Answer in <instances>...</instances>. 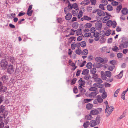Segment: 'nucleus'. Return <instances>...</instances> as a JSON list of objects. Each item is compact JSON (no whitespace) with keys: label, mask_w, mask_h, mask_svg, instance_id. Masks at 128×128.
I'll list each match as a JSON object with an SVG mask.
<instances>
[{"label":"nucleus","mask_w":128,"mask_h":128,"mask_svg":"<svg viewBox=\"0 0 128 128\" xmlns=\"http://www.w3.org/2000/svg\"><path fill=\"white\" fill-rule=\"evenodd\" d=\"M8 63L5 59H2L0 62V66L1 68L5 70L7 68Z\"/></svg>","instance_id":"nucleus-1"},{"label":"nucleus","mask_w":128,"mask_h":128,"mask_svg":"<svg viewBox=\"0 0 128 128\" xmlns=\"http://www.w3.org/2000/svg\"><path fill=\"white\" fill-rule=\"evenodd\" d=\"M103 102L102 98L100 95H99L96 96V99L94 100L93 102L95 104H98L102 103Z\"/></svg>","instance_id":"nucleus-2"},{"label":"nucleus","mask_w":128,"mask_h":128,"mask_svg":"<svg viewBox=\"0 0 128 128\" xmlns=\"http://www.w3.org/2000/svg\"><path fill=\"white\" fill-rule=\"evenodd\" d=\"M102 26V22L100 20L96 22L95 24V27L97 30H100Z\"/></svg>","instance_id":"nucleus-3"},{"label":"nucleus","mask_w":128,"mask_h":128,"mask_svg":"<svg viewBox=\"0 0 128 128\" xmlns=\"http://www.w3.org/2000/svg\"><path fill=\"white\" fill-rule=\"evenodd\" d=\"M14 71V68L13 66L12 65H9L8 68L7 72L8 73L10 74H12Z\"/></svg>","instance_id":"nucleus-4"},{"label":"nucleus","mask_w":128,"mask_h":128,"mask_svg":"<svg viewBox=\"0 0 128 128\" xmlns=\"http://www.w3.org/2000/svg\"><path fill=\"white\" fill-rule=\"evenodd\" d=\"M128 47V42L125 41L120 44L119 48L120 49H122L123 48H126Z\"/></svg>","instance_id":"nucleus-5"},{"label":"nucleus","mask_w":128,"mask_h":128,"mask_svg":"<svg viewBox=\"0 0 128 128\" xmlns=\"http://www.w3.org/2000/svg\"><path fill=\"white\" fill-rule=\"evenodd\" d=\"M95 60L96 62L99 63H101L102 64L105 63L104 59L100 57H96L95 58Z\"/></svg>","instance_id":"nucleus-6"},{"label":"nucleus","mask_w":128,"mask_h":128,"mask_svg":"<svg viewBox=\"0 0 128 128\" xmlns=\"http://www.w3.org/2000/svg\"><path fill=\"white\" fill-rule=\"evenodd\" d=\"M98 93V91H96L92 92L88 95V96L90 98H94Z\"/></svg>","instance_id":"nucleus-7"},{"label":"nucleus","mask_w":128,"mask_h":128,"mask_svg":"<svg viewBox=\"0 0 128 128\" xmlns=\"http://www.w3.org/2000/svg\"><path fill=\"white\" fill-rule=\"evenodd\" d=\"M91 18L88 16H84L83 17L81 18V20L82 21L84 20H86L87 21H90L91 20Z\"/></svg>","instance_id":"nucleus-8"},{"label":"nucleus","mask_w":128,"mask_h":128,"mask_svg":"<svg viewBox=\"0 0 128 128\" xmlns=\"http://www.w3.org/2000/svg\"><path fill=\"white\" fill-rule=\"evenodd\" d=\"M99 16H105V13L103 11L100 10H98L97 11V14Z\"/></svg>","instance_id":"nucleus-9"},{"label":"nucleus","mask_w":128,"mask_h":128,"mask_svg":"<svg viewBox=\"0 0 128 128\" xmlns=\"http://www.w3.org/2000/svg\"><path fill=\"white\" fill-rule=\"evenodd\" d=\"M98 113V112L97 110L94 109L91 111L90 113L91 114L95 115H97Z\"/></svg>","instance_id":"nucleus-10"},{"label":"nucleus","mask_w":128,"mask_h":128,"mask_svg":"<svg viewBox=\"0 0 128 128\" xmlns=\"http://www.w3.org/2000/svg\"><path fill=\"white\" fill-rule=\"evenodd\" d=\"M90 3V2L89 0H86L83 1L80 3L81 5L86 6L89 4Z\"/></svg>","instance_id":"nucleus-11"},{"label":"nucleus","mask_w":128,"mask_h":128,"mask_svg":"<svg viewBox=\"0 0 128 128\" xmlns=\"http://www.w3.org/2000/svg\"><path fill=\"white\" fill-rule=\"evenodd\" d=\"M8 79V76L6 75L3 76L1 78V80H2L4 83H6L7 82Z\"/></svg>","instance_id":"nucleus-12"},{"label":"nucleus","mask_w":128,"mask_h":128,"mask_svg":"<svg viewBox=\"0 0 128 128\" xmlns=\"http://www.w3.org/2000/svg\"><path fill=\"white\" fill-rule=\"evenodd\" d=\"M101 74V77L102 79L103 80H106V76L105 73L103 71H101L100 72Z\"/></svg>","instance_id":"nucleus-13"},{"label":"nucleus","mask_w":128,"mask_h":128,"mask_svg":"<svg viewBox=\"0 0 128 128\" xmlns=\"http://www.w3.org/2000/svg\"><path fill=\"white\" fill-rule=\"evenodd\" d=\"M90 126L92 127L96 126L97 124L96 121L94 120H92L90 121Z\"/></svg>","instance_id":"nucleus-14"},{"label":"nucleus","mask_w":128,"mask_h":128,"mask_svg":"<svg viewBox=\"0 0 128 128\" xmlns=\"http://www.w3.org/2000/svg\"><path fill=\"white\" fill-rule=\"evenodd\" d=\"M102 64L96 62L94 64V66L96 68H99L102 66Z\"/></svg>","instance_id":"nucleus-15"},{"label":"nucleus","mask_w":128,"mask_h":128,"mask_svg":"<svg viewBox=\"0 0 128 128\" xmlns=\"http://www.w3.org/2000/svg\"><path fill=\"white\" fill-rule=\"evenodd\" d=\"M72 17V15L70 13L66 14L65 16L66 20H70Z\"/></svg>","instance_id":"nucleus-16"},{"label":"nucleus","mask_w":128,"mask_h":128,"mask_svg":"<svg viewBox=\"0 0 128 128\" xmlns=\"http://www.w3.org/2000/svg\"><path fill=\"white\" fill-rule=\"evenodd\" d=\"M67 32H68V31H70V34L72 35H74V32H75V30H74V29H70V28H68L66 29V30Z\"/></svg>","instance_id":"nucleus-17"},{"label":"nucleus","mask_w":128,"mask_h":128,"mask_svg":"<svg viewBox=\"0 0 128 128\" xmlns=\"http://www.w3.org/2000/svg\"><path fill=\"white\" fill-rule=\"evenodd\" d=\"M122 13L123 14L126 15L128 13V10L126 8H123L121 10Z\"/></svg>","instance_id":"nucleus-18"},{"label":"nucleus","mask_w":128,"mask_h":128,"mask_svg":"<svg viewBox=\"0 0 128 128\" xmlns=\"http://www.w3.org/2000/svg\"><path fill=\"white\" fill-rule=\"evenodd\" d=\"M76 34L77 36L81 35L82 34V30L81 28L78 29L76 30H75Z\"/></svg>","instance_id":"nucleus-19"},{"label":"nucleus","mask_w":128,"mask_h":128,"mask_svg":"<svg viewBox=\"0 0 128 128\" xmlns=\"http://www.w3.org/2000/svg\"><path fill=\"white\" fill-rule=\"evenodd\" d=\"M89 71L88 70L84 69L83 70L82 74L86 75L88 74Z\"/></svg>","instance_id":"nucleus-20"},{"label":"nucleus","mask_w":128,"mask_h":128,"mask_svg":"<svg viewBox=\"0 0 128 128\" xmlns=\"http://www.w3.org/2000/svg\"><path fill=\"white\" fill-rule=\"evenodd\" d=\"M106 76L108 78H110L112 76L111 72L109 71H106L104 72Z\"/></svg>","instance_id":"nucleus-21"},{"label":"nucleus","mask_w":128,"mask_h":128,"mask_svg":"<svg viewBox=\"0 0 128 128\" xmlns=\"http://www.w3.org/2000/svg\"><path fill=\"white\" fill-rule=\"evenodd\" d=\"M110 18L109 16H106L104 17L103 20L102 22L104 23H106L108 21V20L110 19Z\"/></svg>","instance_id":"nucleus-22"},{"label":"nucleus","mask_w":128,"mask_h":128,"mask_svg":"<svg viewBox=\"0 0 128 128\" xmlns=\"http://www.w3.org/2000/svg\"><path fill=\"white\" fill-rule=\"evenodd\" d=\"M95 120L98 124H99L100 121V116H98L96 118Z\"/></svg>","instance_id":"nucleus-23"},{"label":"nucleus","mask_w":128,"mask_h":128,"mask_svg":"<svg viewBox=\"0 0 128 128\" xmlns=\"http://www.w3.org/2000/svg\"><path fill=\"white\" fill-rule=\"evenodd\" d=\"M93 107V104L90 103L87 104L86 105V108L88 110H90Z\"/></svg>","instance_id":"nucleus-24"},{"label":"nucleus","mask_w":128,"mask_h":128,"mask_svg":"<svg viewBox=\"0 0 128 128\" xmlns=\"http://www.w3.org/2000/svg\"><path fill=\"white\" fill-rule=\"evenodd\" d=\"M90 125V122L88 121H86L83 124V126L84 128H87Z\"/></svg>","instance_id":"nucleus-25"},{"label":"nucleus","mask_w":128,"mask_h":128,"mask_svg":"<svg viewBox=\"0 0 128 128\" xmlns=\"http://www.w3.org/2000/svg\"><path fill=\"white\" fill-rule=\"evenodd\" d=\"M101 34H100V36H102V37L100 39V42L101 43H102L104 42H105L106 40L104 38V35H102V36H101Z\"/></svg>","instance_id":"nucleus-26"},{"label":"nucleus","mask_w":128,"mask_h":128,"mask_svg":"<svg viewBox=\"0 0 128 128\" xmlns=\"http://www.w3.org/2000/svg\"><path fill=\"white\" fill-rule=\"evenodd\" d=\"M4 124L3 122H1L0 123V128H9L8 126H6L4 127Z\"/></svg>","instance_id":"nucleus-27"},{"label":"nucleus","mask_w":128,"mask_h":128,"mask_svg":"<svg viewBox=\"0 0 128 128\" xmlns=\"http://www.w3.org/2000/svg\"><path fill=\"white\" fill-rule=\"evenodd\" d=\"M5 107L2 105L0 106V111L1 113L2 112L3 113L4 112L5 110Z\"/></svg>","instance_id":"nucleus-28"},{"label":"nucleus","mask_w":128,"mask_h":128,"mask_svg":"<svg viewBox=\"0 0 128 128\" xmlns=\"http://www.w3.org/2000/svg\"><path fill=\"white\" fill-rule=\"evenodd\" d=\"M93 86L96 87L100 88L102 87V85L100 83H95L94 84Z\"/></svg>","instance_id":"nucleus-29"},{"label":"nucleus","mask_w":128,"mask_h":128,"mask_svg":"<svg viewBox=\"0 0 128 128\" xmlns=\"http://www.w3.org/2000/svg\"><path fill=\"white\" fill-rule=\"evenodd\" d=\"M92 63L91 62H90L87 63L86 66L87 68L89 69L92 67Z\"/></svg>","instance_id":"nucleus-30"},{"label":"nucleus","mask_w":128,"mask_h":128,"mask_svg":"<svg viewBox=\"0 0 128 128\" xmlns=\"http://www.w3.org/2000/svg\"><path fill=\"white\" fill-rule=\"evenodd\" d=\"M78 10L76 9L72 10V13L73 14L74 16H76L77 15L78 12Z\"/></svg>","instance_id":"nucleus-31"},{"label":"nucleus","mask_w":128,"mask_h":128,"mask_svg":"<svg viewBox=\"0 0 128 128\" xmlns=\"http://www.w3.org/2000/svg\"><path fill=\"white\" fill-rule=\"evenodd\" d=\"M75 52L77 54L80 55L82 54V51L80 49L78 48L76 50Z\"/></svg>","instance_id":"nucleus-32"},{"label":"nucleus","mask_w":128,"mask_h":128,"mask_svg":"<svg viewBox=\"0 0 128 128\" xmlns=\"http://www.w3.org/2000/svg\"><path fill=\"white\" fill-rule=\"evenodd\" d=\"M72 5L73 8L75 9L79 10V8L77 4L76 3H74Z\"/></svg>","instance_id":"nucleus-33"},{"label":"nucleus","mask_w":128,"mask_h":128,"mask_svg":"<svg viewBox=\"0 0 128 128\" xmlns=\"http://www.w3.org/2000/svg\"><path fill=\"white\" fill-rule=\"evenodd\" d=\"M107 9L109 11H111L113 10V7L110 5H108L107 6Z\"/></svg>","instance_id":"nucleus-34"},{"label":"nucleus","mask_w":128,"mask_h":128,"mask_svg":"<svg viewBox=\"0 0 128 128\" xmlns=\"http://www.w3.org/2000/svg\"><path fill=\"white\" fill-rule=\"evenodd\" d=\"M122 6L121 5H119L116 8V10L117 12L118 13L122 8Z\"/></svg>","instance_id":"nucleus-35"},{"label":"nucleus","mask_w":128,"mask_h":128,"mask_svg":"<svg viewBox=\"0 0 128 128\" xmlns=\"http://www.w3.org/2000/svg\"><path fill=\"white\" fill-rule=\"evenodd\" d=\"M78 26V24L77 22H75L73 23L72 24V27L75 29L77 28Z\"/></svg>","instance_id":"nucleus-36"},{"label":"nucleus","mask_w":128,"mask_h":128,"mask_svg":"<svg viewBox=\"0 0 128 128\" xmlns=\"http://www.w3.org/2000/svg\"><path fill=\"white\" fill-rule=\"evenodd\" d=\"M96 70L95 68H92L90 70V72L92 74H94L96 73Z\"/></svg>","instance_id":"nucleus-37"},{"label":"nucleus","mask_w":128,"mask_h":128,"mask_svg":"<svg viewBox=\"0 0 128 128\" xmlns=\"http://www.w3.org/2000/svg\"><path fill=\"white\" fill-rule=\"evenodd\" d=\"M80 43L81 46L83 48L85 47L86 45V42L84 41Z\"/></svg>","instance_id":"nucleus-38"},{"label":"nucleus","mask_w":128,"mask_h":128,"mask_svg":"<svg viewBox=\"0 0 128 128\" xmlns=\"http://www.w3.org/2000/svg\"><path fill=\"white\" fill-rule=\"evenodd\" d=\"M92 24L90 23H87L84 25V27L86 28H88L91 27Z\"/></svg>","instance_id":"nucleus-39"},{"label":"nucleus","mask_w":128,"mask_h":128,"mask_svg":"<svg viewBox=\"0 0 128 128\" xmlns=\"http://www.w3.org/2000/svg\"><path fill=\"white\" fill-rule=\"evenodd\" d=\"M2 113L3 114V116L5 119L6 118V116H7L8 114V112L7 111L5 110Z\"/></svg>","instance_id":"nucleus-40"},{"label":"nucleus","mask_w":128,"mask_h":128,"mask_svg":"<svg viewBox=\"0 0 128 128\" xmlns=\"http://www.w3.org/2000/svg\"><path fill=\"white\" fill-rule=\"evenodd\" d=\"M98 88H96L94 87H92L90 88L89 90L91 91H98L97 90Z\"/></svg>","instance_id":"nucleus-41"},{"label":"nucleus","mask_w":128,"mask_h":128,"mask_svg":"<svg viewBox=\"0 0 128 128\" xmlns=\"http://www.w3.org/2000/svg\"><path fill=\"white\" fill-rule=\"evenodd\" d=\"M82 53L83 55H87L88 53V51L87 49H84Z\"/></svg>","instance_id":"nucleus-42"},{"label":"nucleus","mask_w":128,"mask_h":128,"mask_svg":"<svg viewBox=\"0 0 128 128\" xmlns=\"http://www.w3.org/2000/svg\"><path fill=\"white\" fill-rule=\"evenodd\" d=\"M82 10H80L78 14V19L82 17Z\"/></svg>","instance_id":"nucleus-43"},{"label":"nucleus","mask_w":128,"mask_h":128,"mask_svg":"<svg viewBox=\"0 0 128 128\" xmlns=\"http://www.w3.org/2000/svg\"><path fill=\"white\" fill-rule=\"evenodd\" d=\"M33 12L32 10H27V14L29 16H31L32 15V14Z\"/></svg>","instance_id":"nucleus-44"},{"label":"nucleus","mask_w":128,"mask_h":128,"mask_svg":"<svg viewBox=\"0 0 128 128\" xmlns=\"http://www.w3.org/2000/svg\"><path fill=\"white\" fill-rule=\"evenodd\" d=\"M86 118L88 120H90L92 119V117L90 115H86L85 116Z\"/></svg>","instance_id":"nucleus-45"},{"label":"nucleus","mask_w":128,"mask_h":128,"mask_svg":"<svg viewBox=\"0 0 128 128\" xmlns=\"http://www.w3.org/2000/svg\"><path fill=\"white\" fill-rule=\"evenodd\" d=\"M111 33V30H106V32L105 35L106 36H108Z\"/></svg>","instance_id":"nucleus-46"},{"label":"nucleus","mask_w":128,"mask_h":128,"mask_svg":"<svg viewBox=\"0 0 128 128\" xmlns=\"http://www.w3.org/2000/svg\"><path fill=\"white\" fill-rule=\"evenodd\" d=\"M83 37H84V36L83 35H82L81 36H78L77 38V40L78 41H81L82 38Z\"/></svg>","instance_id":"nucleus-47"},{"label":"nucleus","mask_w":128,"mask_h":128,"mask_svg":"<svg viewBox=\"0 0 128 128\" xmlns=\"http://www.w3.org/2000/svg\"><path fill=\"white\" fill-rule=\"evenodd\" d=\"M108 112L111 113L114 110L113 107V106H110L109 107V108H108Z\"/></svg>","instance_id":"nucleus-48"},{"label":"nucleus","mask_w":128,"mask_h":128,"mask_svg":"<svg viewBox=\"0 0 128 128\" xmlns=\"http://www.w3.org/2000/svg\"><path fill=\"white\" fill-rule=\"evenodd\" d=\"M76 46V44L75 42H72L71 45V48L72 50L75 49Z\"/></svg>","instance_id":"nucleus-49"},{"label":"nucleus","mask_w":128,"mask_h":128,"mask_svg":"<svg viewBox=\"0 0 128 128\" xmlns=\"http://www.w3.org/2000/svg\"><path fill=\"white\" fill-rule=\"evenodd\" d=\"M120 89H117L115 92L114 96V97H116L118 96V94L119 92Z\"/></svg>","instance_id":"nucleus-50"},{"label":"nucleus","mask_w":128,"mask_h":128,"mask_svg":"<svg viewBox=\"0 0 128 128\" xmlns=\"http://www.w3.org/2000/svg\"><path fill=\"white\" fill-rule=\"evenodd\" d=\"M93 99H89L88 98L86 99L85 98L84 100V101L85 103H87L89 102H90Z\"/></svg>","instance_id":"nucleus-51"},{"label":"nucleus","mask_w":128,"mask_h":128,"mask_svg":"<svg viewBox=\"0 0 128 128\" xmlns=\"http://www.w3.org/2000/svg\"><path fill=\"white\" fill-rule=\"evenodd\" d=\"M107 96V94L106 92H104L102 95V98H106Z\"/></svg>","instance_id":"nucleus-52"},{"label":"nucleus","mask_w":128,"mask_h":128,"mask_svg":"<svg viewBox=\"0 0 128 128\" xmlns=\"http://www.w3.org/2000/svg\"><path fill=\"white\" fill-rule=\"evenodd\" d=\"M112 22L111 20L108 21L106 23L107 25L108 26H110L112 25Z\"/></svg>","instance_id":"nucleus-53"},{"label":"nucleus","mask_w":128,"mask_h":128,"mask_svg":"<svg viewBox=\"0 0 128 128\" xmlns=\"http://www.w3.org/2000/svg\"><path fill=\"white\" fill-rule=\"evenodd\" d=\"M90 78V76L89 74L86 75L84 77V78L86 80H88Z\"/></svg>","instance_id":"nucleus-54"},{"label":"nucleus","mask_w":128,"mask_h":128,"mask_svg":"<svg viewBox=\"0 0 128 128\" xmlns=\"http://www.w3.org/2000/svg\"><path fill=\"white\" fill-rule=\"evenodd\" d=\"M112 26L113 28H115L116 26V23L115 21H113L112 22Z\"/></svg>","instance_id":"nucleus-55"},{"label":"nucleus","mask_w":128,"mask_h":128,"mask_svg":"<svg viewBox=\"0 0 128 128\" xmlns=\"http://www.w3.org/2000/svg\"><path fill=\"white\" fill-rule=\"evenodd\" d=\"M112 5L113 6H115L118 4V2L116 1L112 2L111 3Z\"/></svg>","instance_id":"nucleus-56"},{"label":"nucleus","mask_w":128,"mask_h":128,"mask_svg":"<svg viewBox=\"0 0 128 128\" xmlns=\"http://www.w3.org/2000/svg\"><path fill=\"white\" fill-rule=\"evenodd\" d=\"M102 3L103 4H102L106 6L108 4V1L107 0H102Z\"/></svg>","instance_id":"nucleus-57"},{"label":"nucleus","mask_w":128,"mask_h":128,"mask_svg":"<svg viewBox=\"0 0 128 128\" xmlns=\"http://www.w3.org/2000/svg\"><path fill=\"white\" fill-rule=\"evenodd\" d=\"M116 61L115 60H112L110 61V63L114 65L113 66H114L116 64Z\"/></svg>","instance_id":"nucleus-58"},{"label":"nucleus","mask_w":128,"mask_h":128,"mask_svg":"<svg viewBox=\"0 0 128 128\" xmlns=\"http://www.w3.org/2000/svg\"><path fill=\"white\" fill-rule=\"evenodd\" d=\"M2 90L1 91L3 92H6L7 90V88L5 86H2L1 89Z\"/></svg>","instance_id":"nucleus-59"},{"label":"nucleus","mask_w":128,"mask_h":128,"mask_svg":"<svg viewBox=\"0 0 128 128\" xmlns=\"http://www.w3.org/2000/svg\"><path fill=\"white\" fill-rule=\"evenodd\" d=\"M78 90L76 86H75L73 89V92L75 94H76L78 92Z\"/></svg>","instance_id":"nucleus-60"},{"label":"nucleus","mask_w":128,"mask_h":128,"mask_svg":"<svg viewBox=\"0 0 128 128\" xmlns=\"http://www.w3.org/2000/svg\"><path fill=\"white\" fill-rule=\"evenodd\" d=\"M76 80V78H73L72 80L71 84L72 85L74 84L75 83Z\"/></svg>","instance_id":"nucleus-61"},{"label":"nucleus","mask_w":128,"mask_h":128,"mask_svg":"<svg viewBox=\"0 0 128 128\" xmlns=\"http://www.w3.org/2000/svg\"><path fill=\"white\" fill-rule=\"evenodd\" d=\"M15 59L14 57H10V62L12 63H14L15 62Z\"/></svg>","instance_id":"nucleus-62"},{"label":"nucleus","mask_w":128,"mask_h":128,"mask_svg":"<svg viewBox=\"0 0 128 128\" xmlns=\"http://www.w3.org/2000/svg\"><path fill=\"white\" fill-rule=\"evenodd\" d=\"M92 5H94L96 4V0H90Z\"/></svg>","instance_id":"nucleus-63"},{"label":"nucleus","mask_w":128,"mask_h":128,"mask_svg":"<svg viewBox=\"0 0 128 128\" xmlns=\"http://www.w3.org/2000/svg\"><path fill=\"white\" fill-rule=\"evenodd\" d=\"M123 71L122 70L120 72V74H118V77L119 78H121L123 75Z\"/></svg>","instance_id":"nucleus-64"}]
</instances>
